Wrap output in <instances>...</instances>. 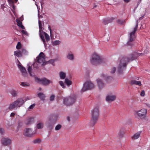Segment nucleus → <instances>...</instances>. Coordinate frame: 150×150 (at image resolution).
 Instances as JSON below:
<instances>
[{"mask_svg": "<svg viewBox=\"0 0 150 150\" xmlns=\"http://www.w3.org/2000/svg\"><path fill=\"white\" fill-rule=\"evenodd\" d=\"M143 54L142 53H138L136 52L128 55L127 57H122L120 62L117 68V71L119 73L122 74L123 71L125 70L127 63L129 61L137 59L139 56H142Z\"/></svg>", "mask_w": 150, "mask_h": 150, "instance_id": "f257e3e1", "label": "nucleus"}, {"mask_svg": "<svg viewBox=\"0 0 150 150\" xmlns=\"http://www.w3.org/2000/svg\"><path fill=\"white\" fill-rule=\"evenodd\" d=\"M99 115V111L98 107L94 108L91 111V118L90 122L91 126H94L97 122L98 120Z\"/></svg>", "mask_w": 150, "mask_h": 150, "instance_id": "f03ea898", "label": "nucleus"}, {"mask_svg": "<svg viewBox=\"0 0 150 150\" xmlns=\"http://www.w3.org/2000/svg\"><path fill=\"white\" fill-rule=\"evenodd\" d=\"M90 61L91 63L95 65H99L104 62L103 60L96 53H93L92 54Z\"/></svg>", "mask_w": 150, "mask_h": 150, "instance_id": "7ed1b4c3", "label": "nucleus"}, {"mask_svg": "<svg viewBox=\"0 0 150 150\" xmlns=\"http://www.w3.org/2000/svg\"><path fill=\"white\" fill-rule=\"evenodd\" d=\"M24 102L25 101L23 98H18L10 105L9 109L10 110H11L17 107H20L24 103Z\"/></svg>", "mask_w": 150, "mask_h": 150, "instance_id": "20e7f679", "label": "nucleus"}, {"mask_svg": "<svg viewBox=\"0 0 150 150\" xmlns=\"http://www.w3.org/2000/svg\"><path fill=\"white\" fill-rule=\"evenodd\" d=\"M138 25V21H137L136 26L134 28L133 31L129 33V40L127 43V45H129L132 46V42L136 38L135 33L137 30Z\"/></svg>", "mask_w": 150, "mask_h": 150, "instance_id": "39448f33", "label": "nucleus"}, {"mask_svg": "<svg viewBox=\"0 0 150 150\" xmlns=\"http://www.w3.org/2000/svg\"><path fill=\"white\" fill-rule=\"evenodd\" d=\"M76 100V98L74 96H69L64 98L63 99V103L67 106H70L73 104Z\"/></svg>", "mask_w": 150, "mask_h": 150, "instance_id": "423d86ee", "label": "nucleus"}, {"mask_svg": "<svg viewBox=\"0 0 150 150\" xmlns=\"http://www.w3.org/2000/svg\"><path fill=\"white\" fill-rule=\"evenodd\" d=\"M94 87V85L91 81H86L84 84L82 91L84 92L88 90L93 89Z\"/></svg>", "mask_w": 150, "mask_h": 150, "instance_id": "0eeeda50", "label": "nucleus"}, {"mask_svg": "<svg viewBox=\"0 0 150 150\" xmlns=\"http://www.w3.org/2000/svg\"><path fill=\"white\" fill-rule=\"evenodd\" d=\"M147 110L146 109H142L137 111V114L140 118L145 119L146 117L147 113Z\"/></svg>", "mask_w": 150, "mask_h": 150, "instance_id": "6e6552de", "label": "nucleus"}, {"mask_svg": "<svg viewBox=\"0 0 150 150\" xmlns=\"http://www.w3.org/2000/svg\"><path fill=\"white\" fill-rule=\"evenodd\" d=\"M35 79L36 82L44 85H48L50 83L52 82L51 81L46 78L40 79L37 77H35Z\"/></svg>", "mask_w": 150, "mask_h": 150, "instance_id": "1a4fd4ad", "label": "nucleus"}, {"mask_svg": "<svg viewBox=\"0 0 150 150\" xmlns=\"http://www.w3.org/2000/svg\"><path fill=\"white\" fill-rule=\"evenodd\" d=\"M45 55L44 53L42 52H40L38 57H37L38 62L39 63H42V65L45 64Z\"/></svg>", "mask_w": 150, "mask_h": 150, "instance_id": "9d476101", "label": "nucleus"}, {"mask_svg": "<svg viewBox=\"0 0 150 150\" xmlns=\"http://www.w3.org/2000/svg\"><path fill=\"white\" fill-rule=\"evenodd\" d=\"M39 23V32H40V37L43 42L44 44L45 45H46V44L45 43V39L44 36L42 34V31H43L42 30V23L41 21L39 20L38 21Z\"/></svg>", "mask_w": 150, "mask_h": 150, "instance_id": "9b49d317", "label": "nucleus"}, {"mask_svg": "<svg viewBox=\"0 0 150 150\" xmlns=\"http://www.w3.org/2000/svg\"><path fill=\"white\" fill-rule=\"evenodd\" d=\"M23 134L25 136L31 137L33 135L32 129L30 128H26L24 130Z\"/></svg>", "mask_w": 150, "mask_h": 150, "instance_id": "f8f14e48", "label": "nucleus"}, {"mask_svg": "<svg viewBox=\"0 0 150 150\" xmlns=\"http://www.w3.org/2000/svg\"><path fill=\"white\" fill-rule=\"evenodd\" d=\"M1 142L4 146H8L10 145L11 140L7 138H3L1 140Z\"/></svg>", "mask_w": 150, "mask_h": 150, "instance_id": "ddd939ff", "label": "nucleus"}, {"mask_svg": "<svg viewBox=\"0 0 150 150\" xmlns=\"http://www.w3.org/2000/svg\"><path fill=\"white\" fill-rule=\"evenodd\" d=\"M54 124V122L50 120H48L46 123V126L47 129L50 131H51L53 129Z\"/></svg>", "mask_w": 150, "mask_h": 150, "instance_id": "4468645a", "label": "nucleus"}, {"mask_svg": "<svg viewBox=\"0 0 150 150\" xmlns=\"http://www.w3.org/2000/svg\"><path fill=\"white\" fill-rule=\"evenodd\" d=\"M18 67L21 72L22 75L24 76H27V73L25 68L21 65H18Z\"/></svg>", "mask_w": 150, "mask_h": 150, "instance_id": "2eb2a0df", "label": "nucleus"}, {"mask_svg": "<svg viewBox=\"0 0 150 150\" xmlns=\"http://www.w3.org/2000/svg\"><path fill=\"white\" fill-rule=\"evenodd\" d=\"M97 81L98 87L100 89L102 88L104 86V83L102 82L101 80L99 79H97Z\"/></svg>", "mask_w": 150, "mask_h": 150, "instance_id": "dca6fc26", "label": "nucleus"}, {"mask_svg": "<svg viewBox=\"0 0 150 150\" xmlns=\"http://www.w3.org/2000/svg\"><path fill=\"white\" fill-rule=\"evenodd\" d=\"M58 118V115H53L50 117V118H49V120L55 123Z\"/></svg>", "mask_w": 150, "mask_h": 150, "instance_id": "f3484780", "label": "nucleus"}, {"mask_svg": "<svg viewBox=\"0 0 150 150\" xmlns=\"http://www.w3.org/2000/svg\"><path fill=\"white\" fill-rule=\"evenodd\" d=\"M141 132H139L134 134L132 137V139L133 140L137 139H138L140 136Z\"/></svg>", "mask_w": 150, "mask_h": 150, "instance_id": "a211bd4d", "label": "nucleus"}, {"mask_svg": "<svg viewBox=\"0 0 150 150\" xmlns=\"http://www.w3.org/2000/svg\"><path fill=\"white\" fill-rule=\"evenodd\" d=\"M132 85H136L139 86H141L142 85L141 82L140 81H138L135 80H132L130 83Z\"/></svg>", "mask_w": 150, "mask_h": 150, "instance_id": "6ab92c4d", "label": "nucleus"}, {"mask_svg": "<svg viewBox=\"0 0 150 150\" xmlns=\"http://www.w3.org/2000/svg\"><path fill=\"white\" fill-rule=\"evenodd\" d=\"M115 99V96H108L106 98V100L108 101H113Z\"/></svg>", "mask_w": 150, "mask_h": 150, "instance_id": "aec40b11", "label": "nucleus"}, {"mask_svg": "<svg viewBox=\"0 0 150 150\" xmlns=\"http://www.w3.org/2000/svg\"><path fill=\"white\" fill-rule=\"evenodd\" d=\"M38 97L40 99L44 101L45 100V95L42 93H39L38 94Z\"/></svg>", "mask_w": 150, "mask_h": 150, "instance_id": "412c9836", "label": "nucleus"}, {"mask_svg": "<svg viewBox=\"0 0 150 150\" xmlns=\"http://www.w3.org/2000/svg\"><path fill=\"white\" fill-rule=\"evenodd\" d=\"M125 133V130L123 128H121L120 130L118 133V136L120 137H122Z\"/></svg>", "mask_w": 150, "mask_h": 150, "instance_id": "4be33fe9", "label": "nucleus"}, {"mask_svg": "<svg viewBox=\"0 0 150 150\" xmlns=\"http://www.w3.org/2000/svg\"><path fill=\"white\" fill-rule=\"evenodd\" d=\"M14 54L18 57H21L22 56L21 51L17 50L14 52Z\"/></svg>", "mask_w": 150, "mask_h": 150, "instance_id": "5701e85b", "label": "nucleus"}, {"mask_svg": "<svg viewBox=\"0 0 150 150\" xmlns=\"http://www.w3.org/2000/svg\"><path fill=\"white\" fill-rule=\"evenodd\" d=\"M16 21L17 23V25L18 26L20 27L22 29H25V27L22 24V22L20 20L17 19Z\"/></svg>", "mask_w": 150, "mask_h": 150, "instance_id": "b1692460", "label": "nucleus"}, {"mask_svg": "<svg viewBox=\"0 0 150 150\" xmlns=\"http://www.w3.org/2000/svg\"><path fill=\"white\" fill-rule=\"evenodd\" d=\"M42 34L44 36V35H45V39L47 41H48L50 39V37L49 35L47 34L46 33L43 32V31H42Z\"/></svg>", "mask_w": 150, "mask_h": 150, "instance_id": "393cba45", "label": "nucleus"}, {"mask_svg": "<svg viewBox=\"0 0 150 150\" xmlns=\"http://www.w3.org/2000/svg\"><path fill=\"white\" fill-rule=\"evenodd\" d=\"M33 119L32 118H29L26 119L25 121V123L26 125H30L32 123Z\"/></svg>", "mask_w": 150, "mask_h": 150, "instance_id": "a878e982", "label": "nucleus"}, {"mask_svg": "<svg viewBox=\"0 0 150 150\" xmlns=\"http://www.w3.org/2000/svg\"><path fill=\"white\" fill-rule=\"evenodd\" d=\"M59 76L61 79H64L66 77V74L64 72L61 71L59 72Z\"/></svg>", "mask_w": 150, "mask_h": 150, "instance_id": "bb28decb", "label": "nucleus"}, {"mask_svg": "<svg viewBox=\"0 0 150 150\" xmlns=\"http://www.w3.org/2000/svg\"><path fill=\"white\" fill-rule=\"evenodd\" d=\"M113 20V19L112 18H111L108 20H104L103 21V23L104 24H106L111 22Z\"/></svg>", "mask_w": 150, "mask_h": 150, "instance_id": "cd10ccee", "label": "nucleus"}, {"mask_svg": "<svg viewBox=\"0 0 150 150\" xmlns=\"http://www.w3.org/2000/svg\"><path fill=\"white\" fill-rule=\"evenodd\" d=\"M18 91L14 90H12L11 91V94L13 96L15 97L17 96Z\"/></svg>", "mask_w": 150, "mask_h": 150, "instance_id": "c85d7f7f", "label": "nucleus"}, {"mask_svg": "<svg viewBox=\"0 0 150 150\" xmlns=\"http://www.w3.org/2000/svg\"><path fill=\"white\" fill-rule=\"evenodd\" d=\"M28 72L30 75L31 76H33V75H32V68H31V66H30L29 65H28Z\"/></svg>", "mask_w": 150, "mask_h": 150, "instance_id": "c756f323", "label": "nucleus"}, {"mask_svg": "<svg viewBox=\"0 0 150 150\" xmlns=\"http://www.w3.org/2000/svg\"><path fill=\"white\" fill-rule=\"evenodd\" d=\"M43 123L42 122H40L37 125V127L38 129H42L43 127Z\"/></svg>", "mask_w": 150, "mask_h": 150, "instance_id": "7c9ffc66", "label": "nucleus"}, {"mask_svg": "<svg viewBox=\"0 0 150 150\" xmlns=\"http://www.w3.org/2000/svg\"><path fill=\"white\" fill-rule=\"evenodd\" d=\"M65 83L67 85V86H69L71 85L72 83V82L69 80L68 79H66L65 81Z\"/></svg>", "mask_w": 150, "mask_h": 150, "instance_id": "2f4dec72", "label": "nucleus"}, {"mask_svg": "<svg viewBox=\"0 0 150 150\" xmlns=\"http://www.w3.org/2000/svg\"><path fill=\"white\" fill-rule=\"evenodd\" d=\"M125 22V21L120 19H118L117 21V23L120 25H122L124 24Z\"/></svg>", "mask_w": 150, "mask_h": 150, "instance_id": "473e14b6", "label": "nucleus"}, {"mask_svg": "<svg viewBox=\"0 0 150 150\" xmlns=\"http://www.w3.org/2000/svg\"><path fill=\"white\" fill-rule=\"evenodd\" d=\"M21 85L23 87L28 86H29V84L26 82H21Z\"/></svg>", "mask_w": 150, "mask_h": 150, "instance_id": "72a5a7b5", "label": "nucleus"}, {"mask_svg": "<svg viewBox=\"0 0 150 150\" xmlns=\"http://www.w3.org/2000/svg\"><path fill=\"white\" fill-rule=\"evenodd\" d=\"M62 127V125L60 124H58L56 126L55 129L56 131H58L60 130Z\"/></svg>", "mask_w": 150, "mask_h": 150, "instance_id": "f704fd0d", "label": "nucleus"}, {"mask_svg": "<svg viewBox=\"0 0 150 150\" xmlns=\"http://www.w3.org/2000/svg\"><path fill=\"white\" fill-rule=\"evenodd\" d=\"M67 57L68 59L70 60H72L74 59V56L72 54H69L67 55Z\"/></svg>", "mask_w": 150, "mask_h": 150, "instance_id": "c9c22d12", "label": "nucleus"}, {"mask_svg": "<svg viewBox=\"0 0 150 150\" xmlns=\"http://www.w3.org/2000/svg\"><path fill=\"white\" fill-rule=\"evenodd\" d=\"M48 28L50 31L51 38L52 39H54V38H53V35L52 34V30L51 29L50 27V26H49Z\"/></svg>", "mask_w": 150, "mask_h": 150, "instance_id": "e433bc0d", "label": "nucleus"}, {"mask_svg": "<svg viewBox=\"0 0 150 150\" xmlns=\"http://www.w3.org/2000/svg\"><path fill=\"white\" fill-rule=\"evenodd\" d=\"M59 83L60 85L62 86L63 88H65V86L63 82L62 81H59Z\"/></svg>", "mask_w": 150, "mask_h": 150, "instance_id": "4c0bfd02", "label": "nucleus"}, {"mask_svg": "<svg viewBox=\"0 0 150 150\" xmlns=\"http://www.w3.org/2000/svg\"><path fill=\"white\" fill-rule=\"evenodd\" d=\"M41 142V140L38 139H36L33 141V142L34 144L38 143Z\"/></svg>", "mask_w": 150, "mask_h": 150, "instance_id": "58836bf2", "label": "nucleus"}, {"mask_svg": "<svg viewBox=\"0 0 150 150\" xmlns=\"http://www.w3.org/2000/svg\"><path fill=\"white\" fill-rule=\"evenodd\" d=\"M21 47V44L20 42H18L16 46V48L18 50H19Z\"/></svg>", "mask_w": 150, "mask_h": 150, "instance_id": "ea45409f", "label": "nucleus"}, {"mask_svg": "<svg viewBox=\"0 0 150 150\" xmlns=\"http://www.w3.org/2000/svg\"><path fill=\"white\" fill-rule=\"evenodd\" d=\"M54 59H50L49 60V61L45 63V64H46L50 63L52 64L54 63Z\"/></svg>", "mask_w": 150, "mask_h": 150, "instance_id": "a19ab883", "label": "nucleus"}, {"mask_svg": "<svg viewBox=\"0 0 150 150\" xmlns=\"http://www.w3.org/2000/svg\"><path fill=\"white\" fill-rule=\"evenodd\" d=\"M21 51L22 54L27 55L28 54L27 51L25 49H23Z\"/></svg>", "mask_w": 150, "mask_h": 150, "instance_id": "79ce46f5", "label": "nucleus"}, {"mask_svg": "<svg viewBox=\"0 0 150 150\" xmlns=\"http://www.w3.org/2000/svg\"><path fill=\"white\" fill-rule=\"evenodd\" d=\"M60 42L59 40H55L53 42V44L54 45H57L59 44Z\"/></svg>", "mask_w": 150, "mask_h": 150, "instance_id": "37998d69", "label": "nucleus"}, {"mask_svg": "<svg viewBox=\"0 0 150 150\" xmlns=\"http://www.w3.org/2000/svg\"><path fill=\"white\" fill-rule=\"evenodd\" d=\"M102 76L103 78V79H108L110 77L106 75H105L104 74H103L102 75Z\"/></svg>", "mask_w": 150, "mask_h": 150, "instance_id": "c03bdc74", "label": "nucleus"}, {"mask_svg": "<svg viewBox=\"0 0 150 150\" xmlns=\"http://www.w3.org/2000/svg\"><path fill=\"white\" fill-rule=\"evenodd\" d=\"M55 96L54 95H51L50 98V101H53L54 99Z\"/></svg>", "mask_w": 150, "mask_h": 150, "instance_id": "a18cd8bd", "label": "nucleus"}, {"mask_svg": "<svg viewBox=\"0 0 150 150\" xmlns=\"http://www.w3.org/2000/svg\"><path fill=\"white\" fill-rule=\"evenodd\" d=\"M35 103L31 105L28 108L29 109H33L34 107L35 106Z\"/></svg>", "mask_w": 150, "mask_h": 150, "instance_id": "49530a36", "label": "nucleus"}, {"mask_svg": "<svg viewBox=\"0 0 150 150\" xmlns=\"http://www.w3.org/2000/svg\"><path fill=\"white\" fill-rule=\"evenodd\" d=\"M140 95L142 96H144L145 95V91L144 90H142L140 93Z\"/></svg>", "mask_w": 150, "mask_h": 150, "instance_id": "de8ad7c7", "label": "nucleus"}, {"mask_svg": "<svg viewBox=\"0 0 150 150\" xmlns=\"http://www.w3.org/2000/svg\"><path fill=\"white\" fill-rule=\"evenodd\" d=\"M115 70H116L115 68V67H114L112 68V70L111 71V73L112 74L114 73L115 72Z\"/></svg>", "mask_w": 150, "mask_h": 150, "instance_id": "09e8293b", "label": "nucleus"}, {"mask_svg": "<svg viewBox=\"0 0 150 150\" xmlns=\"http://www.w3.org/2000/svg\"><path fill=\"white\" fill-rule=\"evenodd\" d=\"M21 32L22 33L24 34L25 35H28V33L25 30H22Z\"/></svg>", "mask_w": 150, "mask_h": 150, "instance_id": "8fccbe9b", "label": "nucleus"}, {"mask_svg": "<svg viewBox=\"0 0 150 150\" xmlns=\"http://www.w3.org/2000/svg\"><path fill=\"white\" fill-rule=\"evenodd\" d=\"M4 133V130L2 128H0V133L3 134Z\"/></svg>", "mask_w": 150, "mask_h": 150, "instance_id": "3c124183", "label": "nucleus"}, {"mask_svg": "<svg viewBox=\"0 0 150 150\" xmlns=\"http://www.w3.org/2000/svg\"><path fill=\"white\" fill-rule=\"evenodd\" d=\"M15 115V114L14 113L12 112L10 115V116H11V117H13Z\"/></svg>", "mask_w": 150, "mask_h": 150, "instance_id": "603ef678", "label": "nucleus"}, {"mask_svg": "<svg viewBox=\"0 0 150 150\" xmlns=\"http://www.w3.org/2000/svg\"><path fill=\"white\" fill-rule=\"evenodd\" d=\"M124 1L126 3H128L129 1L130 0H124Z\"/></svg>", "mask_w": 150, "mask_h": 150, "instance_id": "864d4df0", "label": "nucleus"}, {"mask_svg": "<svg viewBox=\"0 0 150 150\" xmlns=\"http://www.w3.org/2000/svg\"><path fill=\"white\" fill-rule=\"evenodd\" d=\"M67 119L68 121H70V118H69V117H67Z\"/></svg>", "mask_w": 150, "mask_h": 150, "instance_id": "5fc2aeb1", "label": "nucleus"}, {"mask_svg": "<svg viewBox=\"0 0 150 150\" xmlns=\"http://www.w3.org/2000/svg\"><path fill=\"white\" fill-rule=\"evenodd\" d=\"M9 2H12V0H7Z\"/></svg>", "mask_w": 150, "mask_h": 150, "instance_id": "6e6d98bb", "label": "nucleus"}, {"mask_svg": "<svg viewBox=\"0 0 150 150\" xmlns=\"http://www.w3.org/2000/svg\"><path fill=\"white\" fill-rule=\"evenodd\" d=\"M41 88H39V90L40 91H41Z\"/></svg>", "mask_w": 150, "mask_h": 150, "instance_id": "4d7b16f0", "label": "nucleus"}, {"mask_svg": "<svg viewBox=\"0 0 150 150\" xmlns=\"http://www.w3.org/2000/svg\"><path fill=\"white\" fill-rule=\"evenodd\" d=\"M96 6H97L96 5H95L94 6V8L96 7Z\"/></svg>", "mask_w": 150, "mask_h": 150, "instance_id": "13d9d810", "label": "nucleus"}, {"mask_svg": "<svg viewBox=\"0 0 150 150\" xmlns=\"http://www.w3.org/2000/svg\"><path fill=\"white\" fill-rule=\"evenodd\" d=\"M15 1L16 2L18 1V0H15Z\"/></svg>", "mask_w": 150, "mask_h": 150, "instance_id": "bf43d9fd", "label": "nucleus"}]
</instances>
